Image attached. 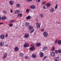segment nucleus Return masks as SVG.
<instances>
[{
	"mask_svg": "<svg viewBox=\"0 0 61 61\" xmlns=\"http://www.w3.org/2000/svg\"><path fill=\"white\" fill-rule=\"evenodd\" d=\"M43 35L44 37H47L48 35V34L46 32H44L43 34Z\"/></svg>",
	"mask_w": 61,
	"mask_h": 61,
	"instance_id": "obj_1",
	"label": "nucleus"
},
{
	"mask_svg": "<svg viewBox=\"0 0 61 61\" xmlns=\"http://www.w3.org/2000/svg\"><path fill=\"white\" fill-rule=\"evenodd\" d=\"M19 50V48H18L16 47L15 48V49H14V51H18Z\"/></svg>",
	"mask_w": 61,
	"mask_h": 61,
	"instance_id": "obj_14",
	"label": "nucleus"
},
{
	"mask_svg": "<svg viewBox=\"0 0 61 61\" xmlns=\"http://www.w3.org/2000/svg\"><path fill=\"white\" fill-rule=\"evenodd\" d=\"M1 16H0V20H1Z\"/></svg>",
	"mask_w": 61,
	"mask_h": 61,
	"instance_id": "obj_54",
	"label": "nucleus"
},
{
	"mask_svg": "<svg viewBox=\"0 0 61 61\" xmlns=\"http://www.w3.org/2000/svg\"><path fill=\"white\" fill-rule=\"evenodd\" d=\"M16 6L17 7H20V4H17L16 5Z\"/></svg>",
	"mask_w": 61,
	"mask_h": 61,
	"instance_id": "obj_29",
	"label": "nucleus"
},
{
	"mask_svg": "<svg viewBox=\"0 0 61 61\" xmlns=\"http://www.w3.org/2000/svg\"><path fill=\"white\" fill-rule=\"evenodd\" d=\"M13 25L12 23H10L9 24V25L10 26V27H12V26H13Z\"/></svg>",
	"mask_w": 61,
	"mask_h": 61,
	"instance_id": "obj_28",
	"label": "nucleus"
},
{
	"mask_svg": "<svg viewBox=\"0 0 61 61\" xmlns=\"http://www.w3.org/2000/svg\"><path fill=\"white\" fill-rule=\"evenodd\" d=\"M31 18V17L30 16H28L27 17H26V19L27 20H28L30 19Z\"/></svg>",
	"mask_w": 61,
	"mask_h": 61,
	"instance_id": "obj_20",
	"label": "nucleus"
},
{
	"mask_svg": "<svg viewBox=\"0 0 61 61\" xmlns=\"http://www.w3.org/2000/svg\"><path fill=\"white\" fill-rule=\"evenodd\" d=\"M43 9H46V7L45 6H44L43 7Z\"/></svg>",
	"mask_w": 61,
	"mask_h": 61,
	"instance_id": "obj_44",
	"label": "nucleus"
},
{
	"mask_svg": "<svg viewBox=\"0 0 61 61\" xmlns=\"http://www.w3.org/2000/svg\"><path fill=\"white\" fill-rule=\"evenodd\" d=\"M58 7V5L57 4L56 5V6L55 7V8L56 9Z\"/></svg>",
	"mask_w": 61,
	"mask_h": 61,
	"instance_id": "obj_32",
	"label": "nucleus"
},
{
	"mask_svg": "<svg viewBox=\"0 0 61 61\" xmlns=\"http://www.w3.org/2000/svg\"><path fill=\"white\" fill-rule=\"evenodd\" d=\"M10 5H12L14 4V2L12 1H10L9 2Z\"/></svg>",
	"mask_w": 61,
	"mask_h": 61,
	"instance_id": "obj_15",
	"label": "nucleus"
},
{
	"mask_svg": "<svg viewBox=\"0 0 61 61\" xmlns=\"http://www.w3.org/2000/svg\"><path fill=\"white\" fill-rule=\"evenodd\" d=\"M18 15H22L21 14H18Z\"/></svg>",
	"mask_w": 61,
	"mask_h": 61,
	"instance_id": "obj_48",
	"label": "nucleus"
},
{
	"mask_svg": "<svg viewBox=\"0 0 61 61\" xmlns=\"http://www.w3.org/2000/svg\"><path fill=\"white\" fill-rule=\"evenodd\" d=\"M28 47V44L27 43H25L23 46V47L25 48Z\"/></svg>",
	"mask_w": 61,
	"mask_h": 61,
	"instance_id": "obj_5",
	"label": "nucleus"
},
{
	"mask_svg": "<svg viewBox=\"0 0 61 61\" xmlns=\"http://www.w3.org/2000/svg\"><path fill=\"white\" fill-rule=\"evenodd\" d=\"M46 7L47 8L49 7L51 5L50 4V3H48L46 4Z\"/></svg>",
	"mask_w": 61,
	"mask_h": 61,
	"instance_id": "obj_17",
	"label": "nucleus"
},
{
	"mask_svg": "<svg viewBox=\"0 0 61 61\" xmlns=\"http://www.w3.org/2000/svg\"><path fill=\"white\" fill-rule=\"evenodd\" d=\"M58 43L59 45H61V40H59L58 42Z\"/></svg>",
	"mask_w": 61,
	"mask_h": 61,
	"instance_id": "obj_25",
	"label": "nucleus"
},
{
	"mask_svg": "<svg viewBox=\"0 0 61 61\" xmlns=\"http://www.w3.org/2000/svg\"><path fill=\"white\" fill-rule=\"evenodd\" d=\"M15 22L14 20H12L10 21V23H12V22Z\"/></svg>",
	"mask_w": 61,
	"mask_h": 61,
	"instance_id": "obj_31",
	"label": "nucleus"
},
{
	"mask_svg": "<svg viewBox=\"0 0 61 61\" xmlns=\"http://www.w3.org/2000/svg\"><path fill=\"white\" fill-rule=\"evenodd\" d=\"M3 13H4V14H6L7 12H6V11H5V10H4L3 11Z\"/></svg>",
	"mask_w": 61,
	"mask_h": 61,
	"instance_id": "obj_34",
	"label": "nucleus"
},
{
	"mask_svg": "<svg viewBox=\"0 0 61 61\" xmlns=\"http://www.w3.org/2000/svg\"><path fill=\"white\" fill-rule=\"evenodd\" d=\"M41 45L40 44V43H37L36 44V46L37 47H38L39 46H40Z\"/></svg>",
	"mask_w": 61,
	"mask_h": 61,
	"instance_id": "obj_24",
	"label": "nucleus"
},
{
	"mask_svg": "<svg viewBox=\"0 0 61 61\" xmlns=\"http://www.w3.org/2000/svg\"><path fill=\"white\" fill-rule=\"evenodd\" d=\"M7 53H5L4 55V56L2 58V59H5V58H6V57H7Z\"/></svg>",
	"mask_w": 61,
	"mask_h": 61,
	"instance_id": "obj_4",
	"label": "nucleus"
},
{
	"mask_svg": "<svg viewBox=\"0 0 61 61\" xmlns=\"http://www.w3.org/2000/svg\"><path fill=\"white\" fill-rule=\"evenodd\" d=\"M32 57L33 58H36V55L35 54H33L32 56Z\"/></svg>",
	"mask_w": 61,
	"mask_h": 61,
	"instance_id": "obj_23",
	"label": "nucleus"
},
{
	"mask_svg": "<svg viewBox=\"0 0 61 61\" xmlns=\"http://www.w3.org/2000/svg\"><path fill=\"white\" fill-rule=\"evenodd\" d=\"M28 29H29V30L30 31V33H31V32H30V30H31V26L30 25L28 27Z\"/></svg>",
	"mask_w": 61,
	"mask_h": 61,
	"instance_id": "obj_26",
	"label": "nucleus"
},
{
	"mask_svg": "<svg viewBox=\"0 0 61 61\" xmlns=\"http://www.w3.org/2000/svg\"><path fill=\"white\" fill-rule=\"evenodd\" d=\"M58 52L59 53H61V50H59L58 51Z\"/></svg>",
	"mask_w": 61,
	"mask_h": 61,
	"instance_id": "obj_36",
	"label": "nucleus"
},
{
	"mask_svg": "<svg viewBox=\"0 0 61 61\" xmlns=\"http://www.w3.org/2000/svg\"><path fill=\"white\" fill-rule=\"evenodd\" d=\"M41 17H42V18H43V15H41Z\"/></svg>",
	"mask_w": 61,
	"mask_h": 61,
	"instance_id": "obj_50",
	"label": "nucleus"
},
{
	"mask_svg": "<svg viewBox=\"0 0 61 61\" xmlns=\"http://www.w3.org/2000/svg\"><path fill=\"white\" fill-rule=\"evenodd\" d=\"M5 46H8V45H5Z\"/></svg>",
	"mask_w": 61,
	"mask_h": 61,
	"instance_id": "obj_51",
	"label": "nucleus"
},
{
	"mask_svg": "<svg viewBox=\"0 0 61 61\" xmlns=\"http://www.w3.org/2000/svg\"><path fill=\"white\" fill-rule=\"evenodd\" d=\"M31 33H33L34 31H35L34 29H33V26H31Z\"/></svg>",
	"mask_w": 61,
	"mask_h": 61,
	"instance_id": "obj_3",
	"label": "nucleus"
},
{
	"mask_svg": "<svg viewBox=\"0 0 61 61\" xmlns=\"http://www.w3.org/2000/svg\"><path fill=\"white\" fill-rule=\"evenodd\" d=\"M55 49V47L54 46H53L52 48V51H53Z\"/></svg>",
	"mask_w": 61,
	"mask_h": 61,
	"instance_id": "obj_30",
	"label": "nucleus"
},
{
	"mask_svg": "<svg viewBox=\"0 0 61 61\" xmlns=\"http://www.w3.org/2000/svg\"><path fill=\"white\" fill-rule=\"evenodd\" d=\"M3 23H0V25H2Z\"/></svg>",
	"mask_w": 61,
	"mask_h": 61,
	"instance_id": "obj_53",
	"label": "nucleus"
},
{
	"mask_svg": "<svg viewBox=\"0 0 61 61\" xmlns=\"http://www.w3.org/2000/svg\"><path fill=\"white\" fill-rule=\"evenodd\" d=\"M26 1H29V2L31 1V0H26Z\"/></svg>",
	"mask_w": 61,
	"mask_h": 61,
	"instance_id": "obj_47",
	"label": "nucleus"
},
{
	"mask_svg": "<svg viewBox=\"0 0 61 61\" xmlns=\"http://www.w3.org/2000/svg\"><path fill=\"white\" fill-rule=\"evenodd\" d=\"M47 47H44L42 48V49L43 50L45 51L47 49Z\"/></svg>",
	"mask_w": 61,
	"mask_h": 61,
	"instance_id": "obj_22",
	"label": "nucleus"
},
{
	"mask_svg": "<svg viewBox=\"0 0 61 61\" xmlns=\"http://www.w3.org/2000/svg\"><path fill=\"white\" fill-rule=\"evenodd\" d=\"M50 11L51 12H53L54 11V8H51L50 9Z\"/></svg>",
	"mask_w": 61,
	"mask_h": 61,
	"instance_id": "obj_19",
	"label": "nucleus"
},
{
	"mask_svg": "<svg viewBox=\"0 0 61 61\" xmlns=\"http://www.w3.org/2000/svg\"><path fill=\"white\" fill-rule=\"evenodd\" d=\"M41 0H36V1H37V2H39Z\"/></svg>",
	"mask_w": 61,
	"mask_h": 61,
	"instance_id": "obj_43",
	"label": "nucleus"
},
{
	"mask_svg": "<svg viewBox=\"0 0 61 61\" xmlns=\"http://www.w3.org/2000/svg\"><path fill=\"white\" fill-rule=\"evenodd\" d=\"M58 52V51L56 50L55 51V53L56 54H57Z\"/></svg>",
	"mask_w": 61,
	"mask_h": 61,
	"instance_id": "obj_33",
	"label": "nucleus"
},
{
	"mask_svg": "<svg viewBox=\"0 0 61 61\" xmlns=\"http://www.w3.org/2000/svg\"><path fill=\"white\" fill-rule=\"evenodd\" d=\"M15 28V29H17L18 28V27H16Z\"/></svg>",
	"mask_w": 61,
	"mask_h": 61,
	"instance_id": "obj_52",
	"label": "nucleus"
},
{
	"mask_svg": "<svg viewBox=\"0 0 61 61\" xmlns=\"http://www.w3.org/2000/svg\"><path fill=\"white\" fill-rule=\"evenodd\" d=\"M10 13H12V12H13V10H12V9H10Z\"/></svg>",
	"mask_w": 61,
	"mask_h": 61,
	"instance_id": "obj_42",
	"label": "nucleus"
},
{
	"mask_svg": "<svg viewBox=\"0 0 61 61\" xmlns=\"http://www.w3.org/2000/svg\"><path fill=\"white\" fill-rule=\"evenodd\" d=\"M6 16H3L1 17V19L2 20H5V19H6Z\"/></svg>",
	"mask_w": 61,
	"mask_h": 61,
	"instance_id": "obj_16",
	"label": "nucleus"
},
{
	"mask_svg": "<svg viewBox=\"0 0 61 61\" xmlns=\"http://www.w3.org/2000/svg\"><path fill=\"white\" fill-rule=\"evenodd\" d=\"M30 50H31V47H30Z\"/></svg>",
	"mask_w": 61,
	"mask_h": 61,
	"instance_id": "obj_57",
	"label": "nucleus"
},
{
	"mask_svg": "<svg viewBox=\"0 0 61 61\" xmlns=\"http://www.w3.org/2000/svg\"><path fill=\"white\" fill-rule=\"evenodd\" d=\"M54 59L55 61H58L59 60V58L58 57H55V58Z\"/></svg>",
	"mask_w": 61,
	"mask_h": 61,
	"instance_id": "obj_12",
	"label": "nucleus"
},
{
	"mask_svg": "<svg viewBox=\"0 0 61 61\" xmlns=\"http://www.w3.org/2000/svg\"><path fill=\"white\" fill-rule=\"evenodd\" d=\"M41 32H43L44 31V30L43 29H42V30H41Z\"/></svg>",
	"mask_w": 61,
	"mask_h": 61,
	"instance_id": "obj_41",
	"label": "nucleus"
},
{
	"mask_svg": "<svg viewBox=\"0 0 61 61\" xmlns=\"http://www.w3.org/2000/svg\"><path fill=\"white\" fill-rule=\"evenodd\" d=\"M31 50L33 51L35 49V46L33 45L32 44L31 45Z\"/></svg>",
	"mask_w": 61,
	"mask_h": 61,
	"instance_id": "obj_2",
	"label": "nucleus"
},
{
	"mask_svg": "<svg viewBox=\"0 0 61 61\" xmlns=\"http://www.w3.org/2000/svg\"><path fill=\"white\" fill-rule=\"evenodd\" d=\"M58 24H60V22L58 23Z\"/></svg>",
	"mask_w": 61,
	"mask_h": 61,
	"instance_id": "obj_56",
	"label": "nucleus"
},
{
	"mask_svg": "<svg viewBox=\"0 0 61 61\" xmlns=\"http://www.w3.org/2000/svg\"><path fill=\"white\" fill-rule=\"evenodd\" d=\"M28 58H29V57L28 56H26L25 57V59H28Z\"/></svg>",
	"mask_w": 61,
	"mask_h": 61,
	"instance_id": "obj_37",
	"label": "nucleus"
},
{
	"mask_svg": "<svg viewBox=\"0 0 61 61\" xmlns=\"http://www.w3.org/2000/svg\"><path fill=\"white\" fill-rule=\"evenodd\" d=\"M8 36V35L7 34H6V35H5V37H7Z\"/></svg>",
	"mask_w": 61,
	"mask_h": 61,
	"instance_id": "obj_45",
	"label": "nucleus"
},
{
	"mask_svg": "<svg viewBox=\"0 0 61 61\" xmlns=\"http://www.w3.org/2000/svg\"><path fill=\"white\" fill-rule=\"evenodd\" d=\"M27 13H28L29 12V9H27L26 10Z\"/></svg>",
	"mask_w": 61,
	"mask_h": 61,
	"instance_id": "obj_27",
	"label": "nucleus"
},
{
	"mask_svg": "<svg viewBox=\"0 0 61 61\" xmlns=\"http://www.w3.org/2000/svg\"><path fill=\"white\" fill-rule=\"evenodd\" d=\"M32 1V0H31V1Z\"/></svg>",
	"mask_w": 61,
	"mask_h": 61,
	"instance_id": "obj_60",
	"label": "nucleus"
},
{
	"mask_svg": "<svg viewBox=\"0 0 61 61\" xmlns=\"http://www.w3.org/2000/svg\"><path fill=\"white\" fill-rule=\"evenodd\" d=\"M0 38L2 39H3L5 38V36H4V35L3 34H2L0 36Z\"/></svg>",
	"mask_w": 61,
	"mask_h": 61,
	"instance_id": "obj_10",
	"label": "nucleus"
},
{
	"mask_svg": "<svg viewBox=\"0 0 61 61\" xmlns=\"http://www.w3.org/2000/svg\"><path fill=\"white\" fill-rule=\"evenodd\" d=\"M57 42H58V40L57 39H56L55 41V44L57 43Z\"/></svg>",
	"mask_w": 61,
	"mask_h": 61,
	"instance_id": "obj_38",
	"label": "nucleus"
},
{
	"mask_svg": "<svg viewBox=\"0 0 61 61\" xmlns=\"http://www.w3.org/2000/svg\"><path fill=\"white\" fill-rule=\"evenodd\" d=\"M46 57H46V56H45V57L44 58H43V60H45V59L46 58Z\"/></svg>",
	"mask_w": 61,
	"mask_h": 61,
	"instance_id": "obj_39",
	"label": "nucleus"
},
{
	"mask_svg": "<svg viewBox=\"0 0 61 61\" xmlns=\"http://www.w3.org/2000/svg\"><path fill=\"white\" fill-rule=\"evenodd\" d=\"M22 26H24V25H22Z\"/></svg>",
	"mask_w": 61,
	"mask_h": 61,
	"instance_id": "obj_58",
	"label": "nucleus"
},
{
	"mask_svg": "<svg viewBox=\"0 0 61 61\" xmlns=\"http://www.w3.org/2000/svg\"><path fill=\"white\" fill-rule=\"evenodd\" d=\"M36 21H38V18H37L36 19Z\"/></svg>",
	"mask_w": 61,
	"mask_h": 61,
	"instance_id": "obj_40",
	"label": "nucleus"
},
{
	"mask_svg": "<svg viewBox=\"0 0 61 61\" xmlns=\"http://www.w3.org/2000/svg\"><path fill=\"white\" fill-rule=\"evenodd\" d=\"M55 53L54 52H51L50 53V55L52 57L54 56H55Z\"/></svg>",
	"mask_w": 61,
	"mask_h": 61,
	"instance_id": "obj_7",
	"label": "nucleus"
},
{
	"mask_svg": "<svg viewBox=\"0 0 61 61\" xmlns=\"http://www.w3.org/2000/svg\"><path fill=\"white\" fill-rule=\"evenodd\" d=\"M25 26H28V25H30V24L28 22H26L25 23Z\"/></svg>",
	"mask_w": 61,
	"mask_h": 61,
	"instance_id": "obj_13",
	"label": "nucleus"
},
{
	"mask_svg": "<svg viewBox=\"0 0 61 61\" xmlns=\"http://www.w3.org/2000/svg\"><path fill=\"white\" fill-rule=\"evenodd\" d=\"M31 8L33 9H34L36 8V5H33L31 6Z\"/></svg>",
	"mask_w": 61,
	"mask_h": 61,
	"instance_id": "obj_8",
	"label": "nucleus"
},
{
	"mask_svg": "<svg viewBox=\"0 0 61 61\" xmlns=\"http://www.w3.org/2000/svg\"><path fill=\"white\" fill-rule=\"evenodd\" d=\"M15 13V14H18L19 12V11L18 10H15L14 11Z\"/></svg>",
	"mask_w": 61,
	"mask_h": 61,
	"instance_id": "obj_18",
	"label": "nucleus"
},
{
	"mask_svg": "<svg viewBox=\"0 0 61 61\" xmlns=\"http://www.w3.org/2000/svg\"><path fill=\"white\" fill-rule=\"evenodd\" d=\"M40 15H43V14H40Z\"/></svg>",
	"mask_w": 61,
	"mask_h": 61,
	"instance_id": "obj_55",
	"label": "nucleus"
},
{
	"mask_svg": "<svg viewBox=\"0 0 61 61\" xmlns=\"http://www.w3.org/2000/svg\"><path fill=\"white\" fill-rule=\"evenodd\" d=\"M57 22H58L57 21L56 22V23H57Z\"/></svg>",
	"mask_w": 61,
	"mask_h": 61,
	"instance_id": "obj_59",
	"label": "nucleus"
},
{
	"mask_svg": "<svg viewBox=\"0 0 61 61\" xmlns=\"http://www.w3.org/2000/svg\"><path fill=\"white\" fill-rule=\"evenodd\" d=\"M4 45V42H0V46H3Z\"/></svg>",
	"mask_w": 61,
	"mask_h": 61,
	"instance_id": "obj_21",
	"label": "nucleus"
},
{
	"mask_svg": "<svg viewBox=\"0 0 61 61\" xmlns=\"http://www.w3.org/2000/svg\"><path fill=\"white\" fill-rule=\"evenodd\" d=\"M40 56L41 57H43L44 56V54L42 52H40Z\"/></svg>",
	"mask_w": 61,
	"mask_h": 61,
	"instance_id": "obj_11",
	"label": "nucleus"
},
{
	"mask_svg": "<svg viewBox=\"0 0 61 61\" xmlns=\"http://www.w3.org/2000/svg\"><path fill=\"white\" fill-rule=\"evenodd\" d=\"M23 55V54L22 53H20V56H22Z\"/></svg>",
	"mask_w": 61,
	"mask_h": 61,
	"instance_id": "obj_35",
	"label": "nucleus"
},
{
	"mask_svg": "<svg viewBox=\"0 0 61 61\" xmlns=\"http://www.w3.org/2000/svg\"><path fill=\"white\" fill-rule=\"evenodd\" d=\"M43 5H44V4H45V2H43L42 3Z\"/></svg>",
	"mask_w": 61,
	"mask_h": 61,
	"instance_id": "obj_46",
	"label": "nucleus"
},
{
	"mask_svg": "<svg viewBox=\"0 0 61 61\" xmlns=\"http://www.w3.org/2000/svg\"><path fill=\"white\" fill-rule=\"evenodd\" d=\"M29 34L26 33L25 34L24 37L25 38H28V37H29Z\"/></svg>",
	"mask_w": 61,
	"mask_h": 61,
	"instance_id": "obj_6",
	"label": "nucleus"
},
{
	"mask_svg": "<svg viewBox=\"0 0 61 61\" xmlns=\"http://www.w3.org/2000/svg\"><path fill=\"white\" fill-rule=\"evenodd\" d=\"M38 25L37 27V28H38L39 27V28H40V25H41V23H40L39 24L38 22H37L36 23V25H38Z\"/></svg>",
	"mask_w": 61,
	"mask_h": 61,
	"instance_id": "obj_9",
	"label": "nucleus"
},
{
	"mask_svg": "<svg viewBox=\"0 0 61 61\" xmlns=\"http://www.w3.org/2000/svg\"><path fill=\"white\" fill-rule=\"evenodd\" d=\"M21 16V15H17V16L18 17H21V16Z\"/></svg>",
	"mask_w": 61,
	"mask_h": 61,
	"instance_id": "obj_49",
	"label": "nucleus"
}]
</instances>
